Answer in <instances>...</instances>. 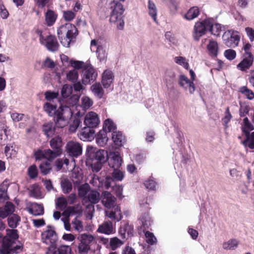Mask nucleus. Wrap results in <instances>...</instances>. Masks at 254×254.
I'll use <instances>...</instances> for the list:
<instances>
[{"mask_svg": "<svg viewBox=\"0 0 254 254\" xmlns=\"http://www.w3.org/2000/svg\"><path fill=\"white\" fill-rule=\"evenodd\" d=\"M57 105L51 102L45 103L43 109L50 117L54 118V121L58 128H63L68 124V121L72 117L73 113L67 106L61 105L58 109Z\"/></svg>", "mask_w": 254, "mask_h": 254, "instance_id": "obj_1", "label": "nucleus"}, {"mask_svg": "<svg viewBox=\"0 0 254 254\" xmlns=\"http://www.w3.org/2000/svg\"><path fill=\"white\" fill-rule=\"evenodd\" d=\"M18 238L17 230H6V235L2 239V244L0 249V254H18L22 251V246L16 245V241Z\"/></svg>", "mask_w": 254, "mask_h": 254, "instance_id": "obj_2", "label": "nucleus"}, {"mask_svg": "<svg viewBox=\"0 0 254 254\" xmlns=\"http://www.w3.org/2000/svg\"><path fill=\"white\" fill-rule=\"evenodd\" d=\"M106 9L107 15L110 16V22L115 24L118 29H123L125 24L124 5L120 1L113 0L107 5Z\"/></svg>", "mask_w": 254, "mask_h": 254, "instance_id": "obj_3", "label": "nucleus"}, {"mask_svg": "<svg viewBox=\"0 0 254 254\" xmlns=\"http://www.w3.org/2000/svg\"><path fill=\"white\" fill-rule=\"evenodd\" d=\"M57 33L62 45L65 47H68L70 42L77 35L78 31L74 25L67 23L59 28Z\"/></svg>", "mask_w": 254, "mask_h": 254, "instance_id": "obj_4", "label": "nucleus"}, {"mask_svg": "<svg viewBox=\"0 0 254 254\" xmlns=\"http://www.w3.org/2000/svg\"><path fill=\"white\" fill-rule=\"evenodd\" d=\"M224 44L228 47L235 48L238 45L240 40L239 33L233 30L226 31L223 36Z\"/></svg>", "mask_w": 254, "mask_h": 254, "instance_id": "obj_5", "label": "nucleus"}, {"mask_svg": "<svg viewBox=\"0 0 254 254\" xmlns=\"http://www.w3.org/2000/svg\"><path fill=\"white\" fill-rule=\"evenodd\" d=\"M210 24V19H205L195 23L192 32V37L195 41H198L200 37L206 34L208 31Z\"/></svg>", "mask_w": 254, "mask_h": 254, "instance_id": "obj_6", "label": "nucleus"}, {"mask_svg": "<svg viewBox=\"0 0 254 254\" xmlns=\"http://www.w3.org/2000/svg\"><path fill=\"white\" fill-rule=\"evenodd\" d=\"M37 33L39 36L40 43L45 46L49 51L55 52L58 50L59 45L55 36L50 35L45 37L40 30H38Z\"/></svg>", "mask_w": 254, "mask_h": 254, "instance_id": "obj_7", "label": "nucleus"}, {"mask_svg": "<svg viewBox=\"0 0 254 254\" xmlns=\"http://www.w3.org/2000/svg\"><path fill=\"white\" fill-rule=\"evenodd\" d=\"M97 72L90 64H87L82 72V82L84 85L90 84L97 77Z\"/></svg>", "mask_w": 254, "mask_h": 254, "instance_id": "obj_8", "label": "nucleus"}, {"mask_svg": "<svg viewBox=\"0 0 254 254\" xmlns=\"http://www.w3.org/2000/svg\"><path fill=\"white\" fill-rule=\"evenodd\" d=\"M87 152L92 160L105 163L107 160L108 153L104 149L96 150L92 146H88Z\"/></svg>", "mask_w": 254, "mask_h": 254, "instance_id": "obj_9", "label": "nucleus"}, {"mask_svg": "<svg viewBox=\"0 0 254 254\" xmlns=\"http://www.w3.org/2000/svg\"><path fill=\"white\" fill-rule=\"evenodd\" d=\"M42 242L50 247H54L57 240V234L53 227L48 226L47 229L42 232L41 234Z\"/></svg>", "mask_w": 254, "mask_h": 254, "instance_id": "obj_10", "label": "nucleus"}, {"mask_svg": "<svg viewBox=\"0 0 254 254\" xmlns=\"http://www.w3.org/2000/svg\"><path fill=\"white\" fill-rule=\"evenodd\" d=\"M90 48L91 51H96L97 58L100 62L106 59L108 53L105 45H102L100 42L94 39L91 41Z\"/></svg>", "mask_w": 254, "mask_h": 254, "instance_id": "obj_11", "label": "nucleus"}, {"mask_svg": "<svg viewBox=\"0 0 254 254\" xmlns=\"http://www.w3.org/2000/svg\"><path fill=\"white\" fill-rule=\"evenodd\" d=\"M114 75L113 71L110 69L104 71L102 75L101 84L104 88L107 91H111L114 89L113 81Z\"/></svg>", "mask_w": 254, "mask_h": 254, "instance_id": "obj_12", "label": "nucleus"}, {"mask_svg": "<svg viewBox=\"0 0 254 254\" xmlns=\"http://www.w3.org/2000/svg\"><path fill=\"white\" fill-rule=\"evenodd\" d=\"M60 154L58 151L48 149L44 150H38L35 152V157L36 160L46 159L48 161H51Z\"/></svg>", "mask_w": 254, "mask_h": 254, "instance_id": "obj_13", "label": "nucleus"}, {"mask_svg": "<svg viewBox=\"0 0 254 254\" xmlns=\"http://www.w3.org/2000/svg\"><path fill=\"white\" fill-rule=\"evenodd\" d=\"M100 122L98 114L94 112H88L84 118V125L94 129L99 126Z\"/></svg>", "mask_w": 254, "mask_h": 254, "instance_id": "obj_14", "label": "nucleus"}, {"mask_svg": "<svg viewBox=\"0 0 254 254\" xmlns=\"http://www.w3.org/2000/svg\"><path fill=\"white\" fill-rule=\"evenodd\" d=\"M108 161L110 167L119 169L123 163V159L118 151H113L110 152Z\"/></svg>", "mask_w": 254, "mask_h": 254, "instance_id": "obj_15", "label": "nucleus"}, {"mask_svg": "<svg viewBox=\"0 0 254 254\" xmlns=\"http://www.w3.org/2000/svg\"><path fill=\"white\" fill-rule=\"evenodd\" d=\"M66 151L69 155L72 157H77L82 153V147L79 143L74 141H70L66 144Z\"/></svg>", "mask_w": 254, "mask_h": 254, "instance_id": "obj_16", "label": "nucleus"}, {"mask_svg": "<svg viewBox=\"0 0 254 254\" xmlns=\"http://www.w3.org/2000/svg\"><path fill=\"white\" fill-rule=\"evenodd\" d=\"M101 199L103 205L108 209L117 206L115 204L116 197L109 191H103L101 195Z\"/></svg>", "mask_w": 254, "mask_h": 254, "instance_id": "obj_17", "label": "nucleus"}, {"mask_svg": "<svg viewBox=\"0 0 254 254\" xmlns=\"http://www.w3.org/2000/svg\"><path fill=\"white\" fill-rule=\"evenodd\" d=\"M95 133L94 128L85 126L78 133V135L83 141H90L94 139Z\"/></svg>", "mask_w": 254, "mask_h": 254, "instance_id": "obj_18", "label": "nucleus"}, {"mask_svg": "<svg viewBox=\"0 0 254 254\" xmlns=\"http://www.w3.org/2000/svg\"><path fill=\"white\" fill-rule=\"evenodd\" d=\"M179 85L185 90H188L190 93H193L195 87L193 81H190L186 75H181L179 80Z\"/></svg>", "mask_w": 254, "mask_h": 254, "instance_id": "obj_19", "label": "nucleus"}, {"mask_svg": "<svg viewBox=\"0 0 254 254\" xmlns=\"http://www.w3.org/2000/svg\"><path fill=\"white\" fill-rule=\"evenodd\" d=\"M242 61L237 65V68L242 71H246L253 65L254 56L242 55Z\"/></svg>", "mask_w": 254, "mask_h": 254, "instance_id": "obj_20", "label": "nucleus"}, {"mask_svg": "<svg viewBox=\"0 0 254 254\" xmlns=\"http://www.w3.org/2000/svg\"><path fill=\"white\" fill-rule=\"evenodd\" d=\"M71 248L69 246L62 245L58 249L55 247H49L46 254H71Z\"/></svg>", "mask_w": 254, "mask_h": 254, "instance_id": "obj_21", "label": "nucleus"}, {"mask_svg": "<svg viewBox=\"0 0 254 254\" xmlns=\"http://www.w3.org/2000/svg\"><path fill=\"white\" fill-rule=\"evenodd\" d=\"M115 229L113 223L110 221H105L99 225L97 232L100 233L110 235L115 233Z\"/></svg>", "mask_w": 254, "mask_h": 254, "instance_id": "obj_22", "label": "nucleus"}, {"mask_svg": "<svg viewBox=\"0 0 254 254\" xmlns=\"http://www.w3.org/2000/svg\"><path fill=\"white\" fill-rule=\"evenodd\" d=\"M57 126L55 123L49 122L42 126V131L47 137H52L56 132Z\"/></svg>", "mask_w": 254, "mask_h": 254, "instance_id": "obj_23", "label": "nucleus"}, {"mask_svg": "<svg viewBox=\"0 0 254 254\" xmlns=\"http://www.w3.org/2000/svg\"><path fill=\"white\" fill-rule=\"evenodd\" d=\"M102 86L100 82H95L90 87V90L94 96L99 99H102L105 94V91Z\"/></svg>", "mask_w": 254, "mask_h": 254, "instance_id": "obj_24", "label": "nucleus"}, {"mask_svg": "<svg viewBox=\"0 0 254 254\" xmlns=\"http://www.w3.org/2000/svg\"><path fill=\"white\" fill-rule=\"evenodd\" d=\"M113 208L114 210L105 211L106 215L111 219L118 222L122 218L120 207L119 206H116Z\"/></svg>", "mask_w": 254, "mask_h": 254, "instance_id": "obj_25", "label": "nucleus"}, {"mask_svg": "<svg viewBox=\"0 0 254 254\" xmlns=\"http://www.w3.org/2000/svg\"><path fill=\"white\" fill-rule=\"evenodd\" d=\"M80 96L77 94H72L64 100H62L61 105L67 106L71 110V107L76 106L79 99Z\"/></svg>", "mask_w": 254, "mask_h": 254, "instance_id": "obj_26", "label": "nucleus"}, {"mask_svg": "<svg viewBox=\"0 0 254 254\" xmlns=\"http://www.w3.org/2000/svg\"><path fill=\"white\" fill-rule=\"evenodd\" d=\"M147 9L149 15L156 23H157L158 9L155 3L152 0H148Z\"/></svg>", "mask_w": 254, "mask_h": 254, "instance_id": "obj_27", "label": "nucleus"}, {"mask_svg": "<svg viewBox=\"0 0 254 254\" xmlns=\"http://www.w3.org/2000/svg\"><path fill=\"white\" fill-rule=\"evenodd\" d=\"M108 140L107 133L105 130H100L96 137V141L98 145L104 146Z\"/></svg>", "mask_w": 254, "mask_h": 254, "instance_id": "obj_28", "label": "nucleus"}, {"mask_svg": "<svg viewBox=\"0 0 254 254\" xmlns=\"http://www.w3.org/2000/svg\"><path fill=\"white\" fill-rule=\"evenodd\" d=\"M29 212L35 216L42 215L44 213V207L42 204L33 203L29 209Z\"/></svg>", "mask_w": 254, "mask_h": 254, "instance_id": "obj_29", "label": "nucleus"}, {"mask_svg": "<svg viewBox=\"0 0 254 254\" xmlns=\"http://www.w3.org/2000/svg\"><path fill=\"white\" fill-rule=\"evenodd\" d=\"M199 14V9L197 6H193L189 9L184 15V17L188 20H191L198 16Z\"/></svg>", "mask_w": 254, "mask_h": 254, "instance_id": "obj_30", "label": "nucleus"}, {"mask_svg": "<svg viewBox=\"0 0 254 254\" xmlns=\"http://www.w3.org/2000/svg\"><path fill=\"white\" fill-rule=\"evenodd\" d=\"M112 138L117 147L121 146L125 140L122 132L120 131H113L112 133Z\"/></svg>", "mask_w": 254, "mask_h": 254, "instance_id": "obj_31", "label": "nucleus"}, {"mask_svg": "<svg viewBox=\"0 0 254 254\" xmlns=\"http://www.w3.org/2000/svg\"><path fill=\"white\" fill-rule=\"evenodd\" d=\"M207 50L209 54L214 57H216L218 55V46L217 42L213 40H209V44L207 46Z\"/></svg>", "mask_w": 254, "mask_h": 254, "instance_id": "obj_32", "label": "nucleus"}, {"mask_svg": "<svg viewBox=\"0 0 254 254\" xmlns=\"http://www.w3.org/2000/svg\"><path fill=\"white\" fill-rule=\"evenodd\" d=\"M62 141L61 138L60 136H57L53 138L50 142L51 148L56 151H58L60 154L62 152L61 149Z\"/></svg>", "mask_w": 254, "mask_h": 254, "instance_id": "obj_33", "label": "nucleus"}, {"mask_svg": "<svg viewBox=\"0 0 254 254\" xmlns=\"http://www.w3.org/2000/svg\"><path fill=\"white\" fill-rule=\"evenodd\" d=\"M61 186L62 191L65 194L69 193L72 189L71 182L67 179H62L61 181Z\"/></svg>", "mask_w": 254, "mask_h": 254, "instance_id": "obj_34", "label": "nucleus"}, {"mask_svg": "<svg viewBox=\"0 0 254 254\" xmlns=\"http://www.w3.org/2000/svg\"><path fill=\"white\" fill-rule=\"evenodd\" d=\"M87 199L91 203L96 204L98 203L101 199L100 193L95 190H92L89 191L87 196Z\"/></svg>", "mask_w": 254, "mask_h": 254, "instance_id": "obj_35", "label": "nucleus"}, {"mask_svg": "<svg viewBox=\"0 0 254 254\" xmlns=\"http://www.w3.org/2000/svg\"><path fill=\"white\" fill-rule=\"evenodd\" d=\"M20 221V217L15 214H13L8 216L7 218L8 226L13 229H14L17 227Z\"/></svg>", "mask_w": 254, "mask_h": 254, "instance_id": "obj_36", "label": "nucleus"}, {"mask_svg": "<svg viewBox=\"0 0 254 254\" xmlns=\"http://www.w3.org/2000/svg\"><path fill=\"white\" fill-rule=\"evenodd\" d=\"M210 24L208 28V31L211 32L212 35L218 36H219L221 32V25L220 24L216 23L213 24V21L210 19Z\"/></svg>", "mask_w": 254, "mask_h": 254, "instance_id": "obj_37", "label": "nucleus"}, {"mask_svg": "<svg viewBox=\"0 0 254 254\" xmlns=\"http://www.w3.org/2000/svg\"><path fill=\"white\" fill-rule=\"evenodd\" d=\"M79 113L76 114V117H75L74 120L72 123L70 125L69 130L71 132H74L77 128L81 125L82 123V117L77 115Z\"/></svg>", "mask_w": 254, "mask_h": 254, "instance_id": "obj_38", "label": "nucleus"}, {"mask_svg": "<svg viewBox=\"0 0 254 254\" xmlns=\"http://www.w3.org/2000/svg\"><path fill=\"white\" fill-rule=\"evenodd\" d=\"M57 14L51 10H48L45 14V19L47 25L52 26L55 22L57 19Z\"/></svg>", "mask_w": 254, "mask_h": 254, "instance_id": "obj_39", "label": "nucleus"}, {"mask_svg": "<svg viewBox=\"0 0 254 254\" xmlns=\"http://www.w3.org/2000/svg\"><path fill=\"white\" fill-rule=\"evenodd\" d=\"M64 213L68 215L80 214L82 213L81 206L80 204L68 206L65 210Z\"/></svg>", "mask_w": 254, "mask_h": 254, "instance_id": "obj_40", "label": "nucleus"}, {"mask_svg": "<svg viewBox=\"0 0 254 254\" xmlns=\"http://www.w3.org/2000/svg\"><path fill=\"white\" fill-rule=\"evenodd\" d=\"M246 139L242 141V143L245 147H248L250 149L254 148V131L251 134L246 135Z\"/></svg>", "mask_w": 254, "mask_h": 254, "instance_id": "obj_41", "label": "nucleus"}, {"mask_svg": "<svg viewBox=\"0 0 254 254\" xmlns=\"http://www.w3.org/2000/svg\"><path fill=\"white\" fill-rule=\"evenodd\" d=\"M239 244L238 241L236 239H230L228 240L227 242H225L223 243V248L224 250H235Z\"/></svg>", "mask_w": 254, "mask_h": 254, "instance_id": "obj_42", "label": "nucleus"}, {"mask_svg": "<svg viewBox=\"0 0 254 254\" xmlns=\"http://www.w3.org/2000/svg\"><path fill=\"white\" fill-rule=\"evenodd\" d=\"M142 223L141 228L145 230L148 228L151 224V218L147 213H144L140 218Z\"/></svg>", "mask_w": 254, "mask_h": 254, "instance_id": "obj_43", "label": "nucleus"}, {"mask_svg": "<svg viewBox=\"0 0 254 254\" xmlns=\"http://www.w3.org/2000/svg\"><path fill=\"white\" fill-rule=\"evenodd\" d=\"M94 239V238L92 235L86 233L81 234L78 237V240L79 242L87 245H89V244L93 242Z\"/></svg>", "mask_w": 254, "mask_h": 254, "instance_id": "obj_44", "label": "nucleus"}, {"mask_svg": "<svg viewBox=\"0 0 254 254\" xmlns=\"http://www.w3.org/2000/svg\"><path fill=\"white\" fill-rule=\"evenodd\" d=\"M244 127H243V131L245 135L251 134L250 132L254 130V127L253 125L250 122L248 118L245 117L243 120Z\"/></svg>", "mask_w": 254, "mask_h": 254, "instance_id": "obj_45", "label": "nucleus"}, {"mask_svg": "<svg viewBox=\"0 0 254 254\" xmlns=\"http://www.w3.org/2000/svg\"><path fill=\"white\" fill-rule=\"evenodd\" d=\"M90 187L88 184H84L78 188V194L80 197H84L89 191Z\"/></svg>", "mask_w": 254, "mask_h": 254, "instance_id": "obj_46", "label": "nucleus"}, {"mask_svg": "<svg viewBox=\"0 0 254 254\" xmlns=\"http://www.w3.org/2000/svg\"><path fill=\"white\" fill-rule=\"evenodd\" d=\"M124 243V241H121L117 237H114L110 240L109 245L112 250L114 251L118 248L121 247Z\"/></svg>", "mask_w": 254, "mask_h": 254, "instance_id": "obj_47", "label": "nucleus"}, {"mask_svg": "<svg viewBox=\"0 0 254 254\" xmlns=\"http://www.w3.org/2000/svg\"><path fill=\"white\" fill-rule=\"evenodd\" d=\"M72 87L68 84L63 85L61 90L62 100H64L71 95Z\"/></svg>", "mask_w": 254, "mask_h": 254, "instance_id": "obj_48", "label": "nucleus"}, {"mask_svg": "<svg viewBox=\"0 0 254 254\" xmlns=\"http://www.w3.org/2000/svg\"><path fill=\"white\" fill-rule=\"evenodd\" d=\"M112 177L113 181H122L125 177L124 172L119 169H114Z\"/></svg>", "mask_w": 254, "mask_h": 254, "instance_id": "obj_49", "label": "nucleus"}, {"mask_svg": "<svg viewBox=\"0 0 254 254\" xmlns=\"http://www.w3.org/2000/svg\"><path fill=\"white\" fill-rule=\"evenodd\" d=\"M116 126L111 119H108L105 121L102 130H105L106 132L107 131L110 132L111 131H114V130Z\"/></svg>", "mask_w": 254, "mask_h": 254, "instance_id": "obj_50", "label": "nucleus"}, {"mask_svg": "<svg viewBox=\"0 0 254 254\" xmlns=\"http://www.w3.org/2000/svg\"><path fill=\"white\" fill-rule=\"evenodd\" d=\"M174 61L176 64L183 66L185 69H188L189 67L188 60L184 57H176L174 58Z\"/></svg>", "mask_w": 254, "mask_h": 254, "instance_id": "obj_51", "label": "nucleus"}, {"mask_svg": "<svg viewBox=\"0 0 254 254\" xmlns=\"http://www.w3.org/2000/svg\"><path fill=\"white\" fill-rule=\"evenodd\" d=\"M71 224L74 230L79 233L82 232L83 230L84 227L82 224V222L77 217L75 218L72 221Z\"/></svg>", "mask_w": 254, "mask_h": 254, "instance_id": "obj_52", "label": "nucleus"}, {"mask_svg": "<svg viewBox=\"0 0 254 254\" xmlns=\"http://www.w3.org/2000/svg\"><path fill=\"white\" fill-rule=\"evenodd\" d=\"M66 78L68 80L71 82H75L76 81L78 78V73L75 69H72L69 70L66 73Z\"/></svg>", "mask_w": 254, "mask_h": 254, "instance_id": "obj_53", "label": "nucleus"}, {"mask_svg": "<svg viewBox=\"0 0 254 254\" xmlns=\"http://www.w3.org/2000/svg\"><path fill=\"white\" fill-rule=\"evenodd\" d=\"M240 92L249 100H252L254 98V93L246 86H243L240 89Z\"/></svg>", "mask_w": 254, "mask_h": 254, "instance_id": "obj_54", "label": "nucleus"}, {"mask_svg": "<svg viewBox=\"0 0 254 254\" xmlns=\"http://www.w3.org/2000/svg\"><path fill=\"white\" fill-rule=\"evenodd\" d=\"M40 170L41 173L44 175L49 174L51 170L50 163L46 161L45 162L41 163L39 166Z\"/></svg>", "mask_w": 254, "mask_h": 254, "instance_id": "obj_55", "label": "nucleus"}, {"mask_svg": "<svg viewBox=\"0 0 254 254\" xmlns=\"http://www.w3.org/2000/svg\"><path fill=\"white\" fill-rule=\"evenodd\" d=\"M144 185L147 189L154 190L156 188V183L153 178L150 177L144 182Z\"/></svg>", "mask_w": 254, "mask_h": 254, "instance_id": "obj_56", "label": "nucleus"}, {"mask_svg": "<svg viewBox=\"0 0 254 254\" xmlns=\"http://www.w3.org/2000/svg\"><path fill=\"white\" fill-rule=\"evenodd\" d=\"M69 64L72 67L74 68V69L76 70L81 68L83 69L87 63L85 64L82 61L70 60Z\"/></svg>", "mask_w": 254, "mask_h": 254, "instance_id": "obj_57", "label": "nucleus"}, {"mask_svg": "<svg viewBox=\"0 0 254 254\" xmlns=\"http://www.w3.org/2000/svg\"><path fill=\"white\" fill-rule=\"evenodd\" d=\"M146 242L149 245H153L157 242V239L153 234L149 231H146L145 234Z\"/></svg>", "mask_w": 254, "mask_h": 254, "instance_id": "obj_58", "label": "nucleus"}, {"mask_svg": "<svg viewBox=\"0 0 254 254\" xmlns=\"http://www.w3.org/2000/svg\"><path fill=\"white\" fill-rule=\"evenodd\" d=\"M93 105L92 100L88 97L84 96L81 98V106L84 109H88Z\"/></svg>", "mask_w": 254, "mask_h": 254, "instance_id": "obj_59", "label": "nucleus"}, {"mask_svg": "<svg viewBox=\"0 0 254 254\" xmlns=\"http://www.w3.org/2000/svg\"><path fill=\"white\" fill-rule=\"evenodd\" d=\"M56 205L61 209H64L67 207V201L64 197H60L57 199Z\"/></svg>", "mask_w": 254, "mask_h": 254, "instance_id": "obj_60", "label": "nucleus"}, {"mask_svg": "<svg viewBox=\"0 0 254 254\" xmlns=\"http://www.w3.org/2000/svg\"><path fill=\"white\" fill-rule=\"evenodd\" d=\"M102 178L98 176L94 175L90 180V183L95 187H102L103 184L101 183Z\"/></svg>", "mask_w": 254, "mask_h": 254, "instance_id": "obj_61", "label": "nucleus"}, {"mask_svg": "<svg viewBox=\"0 0 254 254\" xmlns=\"http://www.w3.org/2000/svg\"><path fill=\"white\" fill-rule=\"evenodd\" d=\"M92 161V163L91 165V167L92 171L96 173L99 172L102 168L103 164L105 163L94 160Z\"/></svg>", "mask_w": 254, "mask_h": 254, "instance_id": "obj_62", "label": "nucleus"}, {"mask_svg": "<svg viewBox=\"0 0 254 254\" xmlns=\"http://www.w3.org/2000/svg\"><path fill=\"white\" fill-rule=\"evenodd\" d=\"M89 250V245H87L80 242L78 246V252L79 254H86Z\"/></svg>", "mask_w": 254, "mask_h": 254, "instance_id": "obj_63", "label": "nucleus"}, {"mask_svg": "<svg viewBox=\"0 0 254 254\" xmlns=\"http://www.w3.org/2000/svg\"><path fill=\"white\" fill-rule=\"evenodd\" d=\"M224 55L227 60L232 61L236 57V52L233 49H228L225 51Z\"/></svg>", "mask_w": 254, "mask_h": 254, "instance_id": "obj_64", "label": "nucleus"}]
</instances>
